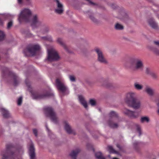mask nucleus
Returning <instances> with one entry per match:
<instances>
[{"mask_svg": "<svg viewBox=\"0 0 159 159\" xmlns=\"http://www.w3.org/2000/svg\"><path fill=\"white\" fill-rule=\"evenodd\" d=\"M48 56L45 59L46 62L57 61L60 59V57L56 50L53 48L47 49Z\"/></svg>", "mask_w": 159, "mask_h": 159, "instance_id": "nucleus-1", "label": "nucleus"}, {"mask_svg": "<svg viewBox=\"0 0 159 159\" xmlns=\"http://www.w3.org/2000/svg\"><path fill=\"white\" fill-rule=\"evenodd\" d=\"M129 62L132 64H134L133 68L134 70H143L144 66L143 61L141 59L135 57H133L130 58Z\"/></svg>", "mask_w": 159, "mask_h": 159, "instance_id": "nucleus-2", "label": "nucleus"}, {"mask_svg": "<svg viewBox=\"0 0 159 159\" xmlns=\"http://www.w3.org/2000/svg\"><path fill=\"white\" fill-rule=\"evenodd\" d=\"M31 11L28 8L22 9L19 16L18 20L20 23L23 21L28 22L30 21V18L31 15Z\"/></svg>", "mask_w": 159, "mask_h": 159, "instance_id": "nucleus-3", "label": "nucleus"}, {"mask_svg": "<svg viewBox=\"0 0 159 159\" xmlns=\"http://www.w3.org/2000/svg\"><path fill=\"white\" fill-rule=\"evenodd\" d=\"M108 115L110 118L108 123V125L113 128H117L118 125L114 122H117L119 120L118 114L115 111H112L110 112Z\"/></svg>", "mask_w": 159, "mask_h": 159, "instance_id": "nucleus-4", "label": "nucleus"}, {"mask_svg": "<svg viewBox=\"0 0 159 159\" xmlns=\"http://www.w3.org/2000/svg\"><path fill=\"white\" fill-rule=\"evenodd\" d=\"M17 152H14L11 149L7 148L2 151L0 153L2 159H17Z\"/></svg>", "mask_w": 159, "mask_h": 159, "instance_id": "nucleus-5", "label": "nucleus"}, {"mask_svg": "<svg viewBox=\"0 0 159 159\" xmlns=\"http://www.w3.org/2000/svg\"><path fill=\"white\" fill-rule=\"evenodd\" d=\"M57 88L59 91L62 94H68L69 91L68 88L63 81L62 80L57 79L56 80Z\"/></svg>", "mask_w": 159, "mask_h": 159, "instance_id": "nucleus-6", "label": "nucleus"}, {"mask_svg": "<svg viewBox=\"0 0 159 159\" xmlns=\"http://www.w3.org/2000/svg\"><path fill=\"white\" fill-rule=\"evenodd\" d=\"M31 25L34 29L41 27L43 25L42 22L39 20L38 16L36 14L34 15L30 18Z\"/></svg>", "mask_w": 159, "mask_h": 159, "instance_id": "nucleus-7", "label": "nucleus"}, {"mask_svg": "<svg viewBox=\"0 0 159 159\" xmlns=\"http://www.w3.org/2000/svg\"><path fill=\"white\" fill-rule=\"evenodd\" d=\"M44 113L46 115L50 117L51 120L54 123L57 122V117L55 112L50 107H46L44 108Z\"/></svg>", "mask_w": 159, "mask_h": 159, "instance_id": "nucleus-8", "label": "nucleus"}, {"mask_svg": "<svg viewBox=\"0 0 159 159\" xmlns=\"http://www.w3.org/2000/svg\"><path fill=\"white\" fill-rule=\"evenodd\" d=\"M97 56V60L100 63L107 64L108 62L105 58L102 50L98 48H96L94 49Z\"/></svg>", "mask_w": 159, "mask_h": 159, "instance_id": "nucleus-9", "label": "nucleus"}, {"mask_svg": "<svg viewBox=\"0 0 159 159\" xmlns=\"http://www.w3.org/2000/svg\"><path fill=\"white\" fill-rule=\"evenodd\" d=\"M41 48L38 44L31 45L28 47V50L29 52L32 55H34L38 51H40Z\"/></svg>", "mask_w": 159, "mask_h": 159, "instance_id": "nucleus-10", "label": "nucleus"}, {"mask_svg": "<svg viewBox=\"0 0 159 159\" xmlns=\"http://www.w3.org/2000/svg\"><path fill=\"white\" fill-rule=\"evenodd\" d=\"M136 93L134 92H131L128 93L125 99L126 103L128 105L135 100L137 99L136 98Z\"/></svg>", "mask_w": 159, "mask_h": 159, "instance_id": "nucleus-11", "label": "nucleus"}, {"mask_svg": "<svg viewBox=\"0 0 159 159\" xmlns=\"http://www.w3.org/2000/svg\"><path fill=\"white\" fill-rule=\"evenodd\" d=\"M29 154L30 159H36L34 148L33 143L32 141H31L29 148Z\"/></svg>", "mask_w": 159, "mask_h": 159, "instance_id": "nucleus-12", "label": "nucleus"}, {"mask_svg": "<svg viewBox=\"0 0 159 159\" xmlns=\"http://www.w3.org/2000/svg\"><path fill=\"white\" fill-rule=\"evenodd\" d=\"M64 128L66 132L69 134H72L74 135L76 134L74 130L72 129L70 125L66 121L64 122Z\"/></svg>", "mask_w": 159, "mask_h": 159, "instance_id": "nucleus-13", "label": "nucleus"}, {"mask_svg": "<svg viewBox=\"0 0 159 159\" xmlns=\"http://www.w3.org/2000/svg\"><path fill=\"white\" fill-rule=\"evenodd\" d=\"M148 22L149 25L153 29L157 30L159 27L157 24L153 19H150L148 20Z\"/></svg>", "mask_w": 159, "mask_h": 159, "instance_id": "nucleus-14", "label": "nucleus"}, {"mask_svg": "<svg viewBox=\"0 0 159 159\" xmlns=\"http://www.w3.org/2000/svg\"><path fill=\"white\" fill-rule=\"evenodd\" d=\"M140 102L136 99L128 105L129 106L132 107L135 109H138L140 107Z\"/></svg>", "mask_w": 159, "mask_h": 159, "instance_id": "nucleus-15", "label": "nucleus"}, {"mask_svg": "<svg viewBox=\"0 0 159 159\" xmlns=\"http://www.w3.org/2000/svg\"><path fill=\"white\" fill-rule=\"evenodd\" d=\"M145 92L149 96H152L154 94L153 89L151 87L147 86L145 89Z\"/></svg>", "mask_w": 159, "mask_h": 159, "instance_id": "nucleus-16", "label": "nucleus"}, {"mask_svg": "<svg viewBox=\"0 0 159 159\" xmlns=\"http://www.w3.org/2000/svg\"><path fill=\"white\" fill-rule=\"evenodd\" d=\"M79 100L80 103L84 107L87 109L88 107V105L87 102L85 100L84 98L81 95L79 96Z\"/></svg>", "mask_w": 159, "mask_h": 159, "instance_id": "nucleus-17", "label": "nucleus"}, {"mask_svg": "<svg viewBox=\"0 0 159 159\" xmlns=\"http://www.w3.org/2000/svg\"><path fill=\"white\" fill-rule=\"evenodd\" d=\"M134 88L137 90H141L143 88V85L139 82H135L134 83Z\"/></svg>", "mask_w": 159, "mask_h": 159, "instance_id": "nucleus-18", "label": "nucleus"}, {"mask_svg": "<svg viewBox=\"0 0 159 159\" xmlns=\"http://www.w3.org/2000/svg\"><path fill=\"white\" fill-rule=\"evenodd\" d=\"M80 150L77 149L75 150L72 151L70 154V156L73 159H76V157L80 152Z\"/></svg>", "mask_w": 159, "mask_h": 159, "instance_id": "nucleus-19", "label": "nucleus"}, {"mask_svg": "<svg viewBox=\"0 0 159 159\" xmlns=\"http://www.w3.org/2000/svg\"><path fill=\"white\" fill-rule=\"evenodd\" d=\"M12 78L13 81L14 85H17L20 82V79L14 73H13Z\"/></svg>", "mask_w": 159, "mask_h": 159, "instance_id": "nucleus-20", "label": "nucleus"}, {"mask_svg": "<svg viewBox=\"0 0 159 159\" xmlns=\"http://www.w3.org/2000/svg\"><path fill=\"white\" fill-rule=\"evenodd\" d=\"M46 95H39L37 94L32 93V96L34 99H40L46 97Z\"/></svg>", "mask_w": 159, "mask_h": 159, "instance_id": "nucleus-21", "label": "nucleus"}, {"mask_svg": "<svg viewBox=\"0 0 159 159\" xmlns=\"http://www.w3.org/2000/svg\"><path fill=\"white\" fill-rule=\"evenodd\" d=\"M1 110L4 117L7 118L9 116V113L8 111L3 108H1Z\"/></svg>", "mask_w": 159, "mask_h": 159, "instance_id": "nucleus-22", "label": "nucleus"}, {"mask_svg": "<svg viewBox=\"0 0 159 159\" xmlns=\"http://www.w3.org/2000/svg\"><path fill=\"white\" fill-rule=\"evenodd\" d=\"M64 11L63 7H57L55 10V11L56 13L59 14H62Z\"/></svg>", "mask_w": 159, "mask_h": 159, "instance_id": "nucleus-23", "label": "nucleus"}, {"mask_svg": "<svg viewBox=\"0 0 159 159\" xmlns=\"http://www.w3.org/2000/svg\"><path fill=\"white\" fill-rule=\"evenodd\" d=\"M150 121L149 118L147 116H143L141 117L140 119V121L141 123H144L146 122L148 123Z\"/></svg>", "mask_w": 159, "mask_h": 159, "instance_id": "nucleus-24", "label": "nucleus"}, {"mask_svg": "<svg viewBox=\"0 0 159 159\" xmlns=\"http://www.w3.org/2000/svg\"><path fill=\"white\" fill-rule=\"evenodd\" d=\"M95 155L96 158L98 159H105V158L102 156V153L100 152H96Z\"/></svg>", "mask_w": 159, "mask_h": 159, "instance_id": "nucleus-25", "label": "nucleus"}, {"mask_svg": "<svg viewBox=\"0 0 159 159\" xmlns=\"http://www.w3.org/2000/svg\"><path fill=\"white\" fill-rule=\"evenodd\" d=\"M115 28L116 30H121L123 29L124 27L121 25L117 23H116L115 25Z\"/></svg>", "mask_w": 159, "mask_h": 159, "instance_id": "nucleus-26", "label": "nucleus"}, {"mask_svg": "<svg viewBox=\"0 0 159 159\" xmlns=\"http://www.w3.org/2000/svg\"><path fill=\"white\" fill-rule=\"evenodd\" d=\"M107 150L110 153H118V152L115 151L111 146L108 147Z\"/></svg>", "mask_w": 159, "mask_h": 159, "instance_id": "nucleus-27", "label": "nucleus"}, {"mask_svg": "<svg viewBox=\"0 0 159 159\" xmlns=\"http://www.w3.org/2000/svg\"><path fill=\"white\" fill-rule=\"evenodd\" d=\"M123 112L125 114L130 117L131 114L132 113V111L129 110L125 108L123 110Z\"/></svg>", "mask_w": 159, "mask_h": 159, "instance_id": "nucleus-28", "label": "nucleus"}, {"mask_svg": "<svg viewBox=\"0 0 159 159\" xmlns=\"http://www.w3.org/2000/svg\"><path fill=\"white\" fill-rule=\"evenodd\" d=\"M57 42L61 45L63 46L64 48H66V47L65 45L61 39L60 38H58L57 39Z\"/></svg>", "mask_w": 159, "mask_h": 159, "instance_id": "nucleus-29", "label": "nucleus"}, {"mask_svg": "<svg viewBox=\"0 0 159 159\" xmlns=\"http://www.w3.org/2000/svg\"><path fill=\"white\" fill-rule=\"evenodd\" d=\"M139 116L138 113L136 112L132 111V113L131 114L130 116L129 117L133 118H137Z\"/></svg>", "mask_w": 159, "mask_h": 159, "instance_id": "nucleus-30", "label": "nucleus"}, {"mask_svg": "<svg viewBox=\"0 0 159 159\" xmlns=\"http://www.w3.org/2000/svg\"><path fill=\"white\" fill-rule=\"evenodd\" d=\"M54 2H56L57 7H63L62 4L59 0H55Z\"/></svg>", "mask_w": 159, "mask_h": 159, "instance_id": "nucleus-31", "label": "nucleus"}, {"mask_svg": "<svg viewBox=\"0 0 159 159\" xmlns=\"http://www.w3.org/2000/svg\"><path fill=\"white\" fill-rule=\"evenodd\" d=\"M41 39L43 40H47L50 42L52 41V39L50 36H48L46 37H42Z\"/></svg>", "mask_w": 159, "mask_h": 159, "instance_id": "nucleus-32", "label": "nucleus"}, {"mask_svg": "<svg viewBox=\"0 0 159 159\" xmlns=\"http://www.w3.org/2000/svg\"><path fill=\"white\" fill-rule=\"evenodd\" d=\"M46 129L48 131L49 136H50L51 138H54L55 137V135L50 132V131L48 129L47 125H46Z\"/></svg>", "mask_w": 159, "mask_h": 159, "instance_id": "nucleus-33", "label": "nucleus"}, {"mask_svg": "<svg viewBox=\"0 0 159 159\" xmlns=\"http://www.w3.org/2000/svg\"><path fill=\"white\" fill-rule=\"evenodd\" d=\"M5 35L4 33L2 31H0V41L3 39Z\"/></svg>", "mask_w": 159, "mask_h": 159, "instance_id": "nucleus-34", "label": "nucleus"}, {"mask_svg": "<svg viewBox=\"0 0 159 159\" xmlns=\"http://www.w3.org/2000/svg\"><path fill=\"white\" fill-rule=\"evenodd\" d=\"M69 78L71 81L75 82V77L73 75H69Z\"/></svg>", "mask_w": 159, "mask_h": 159, "instance_id": "nucleus-35", "label": "nucleus"}, {"mask_svg": "<svg viewBox=\"0 0 159 159\" xmlns=\"http://www.w3.org/2000/svg\"><path fill=\"white\" fill-rule=\"evenodd\" d=\"M89 102L92 106H94L96 104V101L94 99H91L90 100Z\"/></svg>", "mask_w": 159, "mask_h": 159, "instance_id": "nucleus-36", "label": "nucleus"}, {"mask_svg": "<svg viewBox=\"0 0 159 159\" xmlns=\"http://www.w3.org/2000/svg\"><path fill=\"white\" fill-rule=\"evenodd\" d=\"M152 50L153 52L155 54L157 55H159V49L156 48H153Z\"/></svg>", "mask_w": 159, "mask_h": 159, "instance_id": "nucleus-37", "label": "nucleus"}, {"mask_svg": "<svg viewBox=\"0 0 159 159\" xmlns=\"http://www.w3.org/2000/svg\"><path fill=\"white\" fill-rule=\"evenodd\" d=\"M22 97H20L17 100V104L18 105H21L22 102Z\"/></svg>", "mask_w": 159, "mask_h": 159, "instance_id": "nucleus-38", "label": "nucleus"}, {"mask_svg": "<svg viewBox=\"0 0 159 159\" xmlns=\"http://www.w3.org/2000/svg\"><path fill=\"white\" fill-rule=\"evenodd\" d=\"M13 25V22L12 21H9L7 24V28L8 29H9L11 28V27Z\"/></svg>", "mask_w": 159, "mask_h": 159, "instance_id": "nucleus-39", "label": "nucleus"}, {"mask_svg": "<svg viewBox=\"0 0 159 159\" xmlns=\"http://www.w3.org/2000/svg\"><path fill=\"white\" fill-rule=\"evenodd\" d=\"M146 73L148 74H151V69L150 68H147L146 69Z\"/></svg>", "mask_w": 159, "mask_h": 159, "instance_id": "nucleus-40", "label": "nucleus"}, {"mask_svg": "<svg viewBox=\"0 0 159 159\" xmlns=\"http://www.w3.org/2000/svg\"><path fill=\"white\" fill-rule=\"evenodd\" d=\"M137 130L139 134V135L140 136L141 135V128L139 126H138L137 128Z\"/></svg>", "mask_w": 159, "mask_h": 159, "instance_id": "nucleus-41", "label": "nucleus"}, {"mask_svg": "<svg viewBox=\"0 0 159 159\" xmlns=\"http://www.w3.org/2000/svg\"><path fill=\"white\" fill-rule=\"evenodd\" d=\"M49 30V28L48 27H44L43 30V32L44 33L48 32Z\"/></svg>", "mask_w": 159, "mask_h": 159, "instance_id": "nucleus-42", "label": "nucleus"}, {"mask_svg": "<svg viewBox=\"0 0 159 159\" xmlns=\"http://www.w3.org/2000/svg\"><path fill=\"white\" fill-rule=\"evenodd\" d=\"M25 83H26V84L27 87L28 88V89L30 92H31V91L30 90L31 89H30V83L29 82H27L26 81V82H25Z\"/></svg>", "mask_w": 159, "mask_h": 159, "instance_id": "nucleus-43", "label": "nucleus"}, {"mask_svg": "<svg viewBox=\"0 0 159 159\" xmlns=\"http://www.w3.org/2000/svg\"><path fill=\"white\" fill-rule=\"evenodd\" d=\"M33 132L35 136L37 137L38 135L37 130L36 129H33Z\"/></svg>", "mask_w": 159, "mask_h": 159, "instance_id": "nucleus-44", "label": "nucleus"}, {"mask_svg": "<svg viewBox=\"0 0 159 159\" xmlns=\"http://www.w3.org/2000/svg\"><path fill=\"white\" fill-rule=\"evenodd\" d=\"M154 43L159 47V41H155L153 42Z\"/></svg>", "mask_w": 159, "mask_h": 159, "instance_id": "nucleus-45", "label": "nucleus"}, {"mask_svg": "<svg viewBox=\"0 0 159 159\" xmlns=\"http://www.w3.org/2000/svg\"><path fill=\"white\" fill-rule=\"evenodd\" d=\"M89 16L90 18L93 21H95V19L93 16L92 15H90Z\"/></svg>", "mask_w": 159, "mask_h": 159, "instance_id": "nucleus-46", "label": "nucleus"}, {"mask_svg": "<svg viewBox=\"0 0 159 159\" xmlns=\"http://www.w3.org/2000/svg\"><path fill=\"white\" fill-rule=\"evenodd\" d=\"M150 74L154 78H156L157 77L156 75L153 73H151Z\"/></svg>", "mask_w": 159, "mask_h": 159, "instance_id": "nucleus-47", "label": "nucleus"}, {"mask_svg": "<svg viewBox=\"0 0 159 159\" xmlns=\"http://www.w3.org/2000/svg\"><path fill=\"white\" fill-rule=\"evenodd\" d=\"M87 1H88L89 3V4L91 5H93L94 3L91 2L90 0H86Z\"/></svg>", "mask_w": 159, "mask_h": 159, "instance_id": "nucleus-48", "label": "nucleus"}, {"mask_svg": "<svg viewBox=\"0 0 159 159\" xmlns=\"http://www.w3.org/2000/svg\"><path fill=\"white\" fill-rule=\"evenodd\" d=\"M116 146L118 148H119V149L120 150L121 149V148L120 146V145L119 144H117V145H116Z\"/></svg>", "mask_w": 159, "mask_h": 159, "instance_id": "nucleus-49", "label": "nucleus"}, {"mask_svg": "<svg viewBox=\"0 0 159 159\" xmlns=\"http://www.w3.org/2000/svg\"><path fill=\"white\" fill-rule=\"evenodd\" d=\"M18 0V2L19 4H21L22 3V0Z\"/></svg>", "mask_w": 159, "mask_h": 159, "instance_id": "nucleus-50", "label": "nucleus"}, {"mask_svg": "<svg viewBox=\"0 0 159 159\" xmlns=\"http://www.w3.org/2000/svg\"><path fill=\"white\" fill-rule=\"evenodd\" d=\"M3 24V21L2 20L0 19V25H2Z\"/></svg>", "mask_w": 159, "mask_h": 159, "instance_id": "nucleus-51", "label": "nucleus"}, {"mask_svg": "<svg viewBox=\"0 0 159 159\" xmlns=\"http://www.w3.org/2000/svg\"><path fill=\"white\" fill-rule=\"evenodd\" d=\"M122 14L123 15H125V16H127L126 14L124 12V11H122Z\"/></svg>", "mask_w": 159, "mask_h": 159, "instance_id": "nucleus-52", "label": "nucleus"}, {"mask_svg": "<svg viewBox=\"0 0 159 159\" xmlns=\"http://www.w3.org/2000/svg\"><path fill=\"white\" fill-rule=\"evenodd\" d=\"M157 112L158 115H159V108H158V110L157 111Z\"/></svg>", "mask_w": 159, "mask_h": 159, "instance_id": "nucleus-53", "label": "nucleus"}, {"mask_svg": "<svg viewBox=\"0 0 159 159\" xmlns=\"http://www.w3.org/2000/svg\"><path fill=\"white\" fill-rule=\"evenodd\" d=\"M26 1L28 2H31V0H26Z\"/></svg>", "mask_w": 159, "mask_h": 159, "instance_id": "nucleus-54", "label": "nucleus"}, {"mask_svg": "<svg viewBox=\"0 0 159 159\" xmlns=\"http://www.w3.org/2000/svg\"><path fill=\"white\" fill-rule=\"evenodd\" d=\"M112 159H119L118 158H117L116 157H113Z\"/></svg>", "mask_w": 159, "mask_h": 159, "instance_id": "nucleus-55", "label": "nucleus"}, {"mask_svg": "<svg viewBox=\"0 0 159 159\" xmlns=\"http://www.w3.org/2000/svg\"><path fill=\"white\" fill-rule=\"evenodd\" d=\"M108 157L109 158H110V157H110V155H109L108 156Z\"/></svg>", "mask_w": 159, "mask_h": 159, "instance_id": "nucleus-56", "label": "nucleus"}, {"mask_svg": "<svg viewBox=\"0 0 159 159\" xmlns=\"http://www.w3.org/2000/svg\"><path fill=\"white\" fill-rule=\"evenodd\" d=\"M157 16L159 18V14L157 15Z\"/></svg>", "mask_w": 159, "mask_h": 159, "instance_id": "nucleus-57", "label": "nucleus"}, {"mask_svg": "<svg viewBox=\"0 0 159 159\" xmlns=\"http://www.w3.org/2000/svg\"><path fill=\"white\" fill-rule=\"evenodd\" d=\"M21 152H22V153H23V151L22 150H21Z\"/></svg>", "mask_w": 159, "mask_h": 159, "instance_id": "nucleus-58", "label": "nucleus"}]
</instances>
